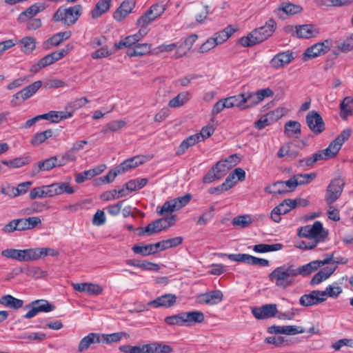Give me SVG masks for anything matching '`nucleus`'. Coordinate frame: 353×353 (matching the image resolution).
<instances>
[{
	"mask_svg": "<svg viewBox=\"0 0 353 353\" xmlns=\"http://www.w3.org/2000/svg\"><path fill=\"white\" fill-rule=\"evenodd\" d=\"M319 264L317 261H311L301 266L285 263L274 269L268 274V279L279 289L287 290L295 285L298 276H307L311 274L316 270Z\"/></svg>",
	"mask_w": 353,
	"mask_h": 353,
	"instance_id": "nucleus-1",
	"label": "nucleus"
},
{
	"mask_svg": "<svg viewBox=\"0 0 353 353\" xmlns=\"http://www.w3.org/2000/svg\"><path fill=\"white\" fill-rule=\"evenodd\" d=\"M275 21L270 19L265 26L255 28L247 36L241 37L239 43L243 47H251L261 43L272 35L275 30Z\"/></svg>",
	"mask_w": 353,
	"mask_h": 353,
	"instance_id": "nucleus-2",
	"label": "nucleus"
},
{
	"mask_svg": "<svg viewBox=\"0 0 353 353\" xmlns=\"http://www.w3.org/2000/svg\"><path fill=\"white\" fill-rule=\"evenodd\" d=\"M82 11L83 7L80 4L68 8H59L54 12L52 19L54 21L62 22L64 26H71L78 21Z\"/></svg>",
	"mask_w": 353,
	"mask_h": 353,
	"instance_id": "nucleus-3",
	"label": "nucleus"
},
{
	"mask_svg": "<svg viewBox=\"0 0 353 353\" xmlns=\"http://www.w3.org/2000/svg\"><path fill=\"white\" fill-rule=\"evenodd\" d=\"M342 145L334 139L327 148L314 154L312 157L299 160L300 166H312L319 160H325L334 157L339 152Z\"/></svg>",
	"mask_w": 353,
	"mask_h": 353,
	"instance_id": "nucleus-4",
	"label": "nucleus"
},
{
	"mask_svg": "<svg viewBox=\"0 0 353 353\" xmlns=\"http://www.w3.org/2000/svg\"><path fill=\"white\" fill-rule=\"evenodd\" d=\"M73 47L72 44H68L64 48L46 55L40 59L36 63L33 64L30 71L33 73H37L41 69L53 64L68 54L73 49Z\"/></svg>",
	"mask_w": 353,
	"mask_h": 353,
	"instance_id": "nucleus-5",
	"label": "nucleus"
},
{
	"mask_svg": "<svg viewBox=\"0 0 353 353\" xmlns=\"http://www.w3.org/2000/svg\"><path fill=\"white\" fill-rule=\"evenodd\" d=\"M298 234L299 236L305 237L308 241H316L317 244L324 241L327 236V232L324 230L323 224L319 221H315L312 225L301 227Z\"/></svg>",
	"mask_w": 353,
	"mask_h": 353,
	"instance_id": "nucleus-6",
	"label": "nucleus"
},
{
	"mask_svg": "<svg viewBox=\"0 0 353 353\" xmlns=\"http://www.w3.org/2000/svg\"><path fill=\"white\" fill-rule=\"evenodd\" d=\"M344 181L341 178L332 179L328 185L325 196V201L328 205L333 204L341 195Z\"/></svg>",
	"mask_w": 353,
	"mask_h": 353,
	"instance_id": "nucleus-7",
	"label": "nucleus"
},
{
	"mask_svg": "<svg viewBox=\"0 0 353 353\" xmlns=\"http://www.w3.org/2000/svg\"><path fill=\"white\" fill-rule=\"evenodd\" d=\"M305 122L309 129L315 135L321 134L325 130V123L317 111H310L305 117Z\"/></svg>",
	"mask_w": 353,
	"mask_h": 353,
	"instance_id": "nucleus-8",
	"label": "nucleus"
},
{
	"mask_svg": "<svg viewBox=\"0 0 353 353\" xmlns=\"http://www.w3.org/2000/svg\"><path fill=\"white\" fill-rule=\"evenodd\" d=\"M165 5L153 4L150 9L138 20L137 24L141 28H145L150 23L159 17L165 10Z\"/></svg>",
	"mask_w": 353,
	"mask_h": 353,
	"instance_id": "nucleus-9",
	"label": "nucleus"
},
{
	"mask_svg": "<svg viewBox=\"0 0 353 353\" xmlns=\"http://www.w3.org/2000/svg\"><path fill=\"white\" fill-rule=\"evenodd\" d=\"M230 260L236 262L245 263L249 265L266 267L269 265V261L265 259L258 258L248 254H223Z\"/></svg>",
	"mask_w": 353,
	"mask_h": 353,
	"instance_id": "nucleus-10",
	"label": "nucleus"
},
{
	"mask_svg": "<svg viewBox=\"0 0 353 353\" xmlns=\"http://www.w3.org/2000/svg\"><path fill=\"white\" fill-rule=\"evenodd\" d=\"M330 46L331 41L328 39L312 46L311 47L307 48L305 52L303 54V61H307L321 54H325L330 50Z\"/></svg>",
	"mask_w": 353,
	"mask_h": 353,
	"instance_id": "nucleus-11",
	"label": "nucleus"
},
{
	"mask_svg": "<svg viewBox=\"0 0 353 353\" xmlns=\"http://www.w3.org/2000/svg\"><path fill=\"white\" fill-rule=\"evenodd\" d=\"M252 97L248 95L247 97L243 94L234 95L232 97L225 98L226 108H232L234 107L239 108L241 110H245L252 106L250 101Z\"/></svg>",
	"mask_w": 353,
	"mask_h": 353,
	"instance_id": "nucleus-12",
	"label": "nucleus"
},
{
	"mask_svg": "<svg viewBox=\"0 0 353 353\" xmlns=\"http://www.w3.org/2000/svg\"><path fill=\"white\" fill-rule=\"evenodd\" d=\"M295 190L292 177L288 181H278L270 186L265 188L264 190L268 194H283L292 192Z\"/></svg>",
	"mask_w": 353,
	"mask_h": 353,
	"instance_id": "nucleus-13",
	"label": "nucleus"
},
{
	"mask_svg": "<svg viewBox=\"0 0 353 353\" xmlns=\"http://www.w3.org/2000/svg\"><path fill=\"white\" fill-rule=\"evenodd\" d=\"M25 259L24 261H34L48 255L57 256L58 252L48 248H37L23 250Z\"/></svg>",
	"mask_w": 353,
	"mask_h": 353,
	"instance_id": "nucleus-14",
	"label": "nucleus"
},
{
	"mask_svg": "<svg viewBox=\"0 0 353 353\" xmlns=\"http://www.w3.org/2000/svg\"><path fill=\"white\" fill-rule=\"evenodd\" d=\"M277 313V305L274 303L265 304L261 307H255L252 309V314L259 320L274 317Z\"/></svg>",
	"mask_w": 353,
	"mask_h": 353,
	"instance_id": "nucleus-15",
	"label": "nucleus"
},
{
	"mask_svg": "<svg viewBox=\"0 0 353 353\" xmlns=\"http://www.w3.org/2000/svg\"><path fill=\"white\" fill-rule=\"evenodd\" d=\"M31 309L24 315L26 319H31L35 316L39 312H49L54 310L55 306L46 300H37L30 305Z\"/></svg>",
	"mask_w": 353,
	"mask_h": 353,
	"instance_id": "nucleus-16",
	"label": "nucleus"
},
{
	"mask_svg": "<svg viewBox=\"0 0 353 353\" xmlns=\"http://www.w3.org/2000/svg\"><path fill=\"white\" fill-rule=\"evenodd\" d=\"M48 7V4L45 2H37L30 7H28L27 9H26L24 11H23L18 17L17 21L19 23H24L28 19L34 18L35 15H37L38 13L43 11Z\"/></svg>",
	"mask_w": 353,
	"mask_h": 353,
	"instance_id": "nucleus-17",
	"label": "nucleus"
},
{
	"mask_svg": "<svg viewBox=\"0 0 353 353\" xmlns=\"http://www.w3.org/2000/svg\"><path fill=\"white\" fill-rule=\"evenodd\" d=\"M223 294L220 290H212L199 294L196 301L199 304L216 305L223 301Z\"/></svg>",
	"mask_w": 353,
	"mask_h": 353,
	"instance_id": "nucleus-18",
	"label": "nucleus"
},
{
	"mask_svg": "<svg viewBox=\"0 0 353 353\" xmlns=\"http://www.w3.org/2000/svg\"><path fill=\"white\" fill-rule=\"evenodd\" d=\"M323 296L324 295L321 290H312L302 295L299 299V303L304 307L316 305L324 302Z\"/></svg>",
	"mask_w": 353,
	"mask_h": 353,
	"instance_id": "nucleus-19",
	"label": "nucleus"
},
{
	"mask_svg": "<svg viewBox=\"0 0 353 353\" xmlns=\"http://www.w3.org/2000/svg\"><path fill=\"white\" fill-rule=\"evenodd\" d=\"M294 59L292 52H282L274 55L270 60V64L274 69H279L288 65Z\"/></svg>",
	"mask_w": 353,
	"mask_h": 353,
	"instance_id": "nucleus-20",
	"label": "nucleus"
},
{
	"mask_svg": "<svg viewBox=\"0 0 353 353\" xmlns=\"http://www.w3.org/2000/svg\"><path fill=\"white\" fill-rule=\"evenodd\" d=\"M297 37L310 39L319 34V29L312 24H303L294 26Z\"/></svg>",
	"mask_w": 353,
	"mask_h": 353,
	"instance_id": "nucleus-21",
	"label": "nucleus"
},
{
	"mask_svg": "<svg viewBox=\"0 0 353 353\" xmlns=\"http://www.w3.org/2000/svg\"><path fill=\"white\" fill-rule=\"evenodd\" d=\"M134 6V0H125L114 13V19L118 21H122L131 12Z\"/></svg>",
	"mask_w": 353,
	"mask_h": 353,
	"instance_id": "nucleus-22",
	"label": "nucleus"
},
{
	"mask_svg": "<svg viewBox=\"0 0 353 353\" xmlns=\"http://www.w3.org/2000/svg\"><path fill=\"white\" fill-rule=\"evenodd\" d=\"M176 296L172 294H165L148 303V305L154 307H170L174 305Z\"/></svg>",
	"mask_w": 353,
	"mask_h": 353,
	"instance_id": "nucleus-23",
	"label": "nucleus"
},
{
	"mask_svg": "<svg viewBox=\"0 0 353 353\" xmlns=\"http://www.w3.org/2000/svg\"><path fill=\"white\" fill-rule=\"evenodd\" d=\"M197 38L198 37L195 34H191L186 38L182 43L179 45V49L176 50L174 56V58L179 59L186 55L188 51L192 48Z\"/></svg>",
	"mask_w": 353,
	"mask_h": 353,
	"instance_id": "nucleus-24",
	"label": "nucleus"
},
{
	"mask_svg": "<svg viewBox=\"0 0 353 353\" xmlns=\"http://www.w3.org/2000/svg\"><path fill=\"white\" fill-rule=\"evenodd\" d=\"M185 326H191L204 321V314L201 311H190L183 312Z\"/></svg>",
	"mask_w": 353,
	"mask_h": 353,
	"instance_id": "nucleus-25",
	"label": "nucleus"
},
{
	"mask_svg": "<svg viewBox=\"0 0 353 353\" xmlns=\"http://www.w3.org/2000/svg\"><path fill=\"white\" fill-rule=\"evenodd\" d=\"M145 353H171L173 347L159 342H153L145 345Z\"/></svg>",
	"mask_w": 353,
	"mask_h": 353,
	"instance_id": "nucleus-26",
	"label": "nucleus"
},
{
	"mask_svg": "<svg viewBox=\"0 0 353 353\" xmlns=\"http://www.w3.org/2000/svg\"><path fill=\"white\" fill-rule=\"evenodd\" d=\"M143 37V34H141V30L139 32V33L130 35L124 38L123 39L119 41L118 43L114 44V46L117 49L121 50L125 48H129L132 46H134Z\"/></svg>",
	"mask_w": 353,
	"mask_h": 353,
	"instance_id": "nucleus-27",
	"label": "nucleus"
},
{
	"mask_svg": "<svg viewBox=\"0 0 353 353\" xmlns=\"http://www.w3.org/2000/svg\"><path fill=\"white\" fill-rule=\"evenodd\" d=\"M336 268V267L332 268L328 266L321 269L319 272L313 276L310 282V285H318L323 281L326 280L334 273Z\"/></svg>",
	"mask_w": 353,
	"mask_h": 353,
	"instance_id": "nucleus-28",
	"label": "nucleus"
},
{
	"mask_svg": "<svg viewBox=\"0 0 353 353\" xmlns=\"http://www.w3.org/2000/svg\"><path fill=\"white\" fill-rule=\"evenodd\" d=\"M183 237L176 236L169 239L163 240L154 243L157 252L171 248L176 247L183 242Z\"/></svg>",
	"mask_w": 353,
	"mask_h": 353,
	"instance_id": "nucleus-29",
	"label": "nucleus"
},
{
	"mask_svg": "<svg viewBox=\"0 0 353 353\" xmlns=\"http://www.w3.org/2000/svg\"><path fill=\"white\" fill-rule=\"evenodd\" d=\"M99 343H100L99 334L90 333L80 341L78 345V351L82 352L88 350L92 344Z\"/></svg>",
	"mask_w": 353,
	"mask_h": 353,
	"instance_id": "nucleus-30",
	"label": "nucleus"
},
{
	"mask_svg": "<svg viewBox=\"0 0 353 353\" xmlns=\"http://www.w3.org/2000/svg\"><path fill=\"white\" fill-rule=\"evenodd\" d=\"M19 231L31 230L41 224V221L38 216H31L26 219H18Z\"/></svg>",
	"mask_w": 353,
	"mask_h": 353,
	"instance_id": "nucleus-31",
	"label": "nucleus"
},
{
	"mask_svg": "<svg viewBox=\"0 0 353 353\" xmlns=\"http://www.w3.org/2000/svg\"><path fill=\"white\" fill-rule=\"evenodd\" d=\"M0 304L14 310H18L23 306V301L12 295L6 294L0 299Z\"/></svg>",
	"mask_w": 353,
	"mask_h": 353,
	"instance_id": "nucleus-32",
	"label": "nucleus"
},
{
	"mask_svg": "<svg viewBox=\"0 0 353 353\" xmlns=\"http://www.w3.org/2000/svg\"><path fill=\"white\" fill-rule=\"evenodd\" d=\"M285 134L288 137H298L301 133V124L299 121H289L285 124Z\"/></svg>",
	"mask_w": 353,
	"mask_h": 353,
	"instance_id": "nucleus-33",
	"label": "nucleus"
},
{
	"mask_svg": "<svg viewBox=\"0 0 353 353\" xmlns=\"http://www.w3.org/2000/svg\"><path fill=\"white\" fill-rule=\"evenodd\" d=\"M20 272L26 274L28 276L38 279L47 276V272L41 270L39 267L25 266L20 269Z\"/></svg>",
	"mask_w": 353,
	"mask_h": 353,
	"instance_id": "nucleus-34",
	"label": "nucleus"
},
{
	"mask_svg": "<svg viewBox=\"0 0 353 353\" xmlns=\"http://www.w3.org/2000/svg\"><path fill=\"white\" fill-rule=\"evenodd\" d=\"M110 2L111 0H99L91 12L92 17L97 19L105 13L110 9Z\"/></svg>",
	"mask_w": 353,
	"mask_h": 353,
	"instance_id": "nucleus-35",
	"label": "nucleus"
},
{
	"mask_svg": "<svg viewBox=\"0 0 353 353\" xmlns=\"http://www.w3.org/2000/svg\"><path fill=\"white\" fill-rule=\"evenodd\" d=\"M41 85L42 82L41 81H37L20 90L21 94V101H26L33 96Z\"/></svg>",
	"mask_w": 353,
	"mask_h": 353,
	"instance_id": "nucleus-36",
	"label": "nucleus"
},
{
	"mask_svg": "<svg viewBox=\"0 0 353 353\" xmlns=\"http://www.w3.org/2000/svg\"><path fill=\"white\" fill-rule=\"evenodd\" d=\"M316 176L314 172L310 174H298L292 176V179L296 188L298 185L307 184L312 182Z\"/></svg>",
	"mask_w": 353,
	"mask_h": 353,
	"instance_id": "nucleus-37",
	"label": "nucleus"
},
{
	"mask_svg": "<svg viewBox=\"0 0 353 353\" xmlns=\"http://www.w3.org/2000/svg\"><path fill=\"white\" fill-rule=\"evenodd\" d=\"M54 157L47 159L44 161H39L37 165L33 167V174H36L41 171H49L56 167Z\"/></svg>",
	"mask_w": 353,
	"mask_h": 353,
	"instance_id": "nucleus-38",
	"label": "nucleus"
},
{
	"mask_svg": "<svg viewBox=\"0 0 353 353\" xmlns=\"http://www.w3.org/2000/svg\"><path fill=\"white\" fill-rule=\"evenodd\" d=\"M199 141V136L196 134L188 137L180 144L176 152V155L183 154L190 146L195 145Z\"/></svg>",
	"mask_w": 353,
	"mask_h": 353,
	"instance_id": "nucleus-39",
	"label": "nucleus"
},
{
	"mask_svg": "<svg viewBox=\"0 0 353 353\" xmlns=\"http://www.w3.org/2000/svg\"><path fill=\"white\" fill-rule=\"evenodd\" d=\"M70 31H64L58 32L52 36L46 42L45 45L50 44L52 46H58L63 41L68 39L71 37Z\"/></svg>",
	"mask_w": 353,
	"mask_h": 353,
	"instance_id": "nucleus-40",
	"label": "nucleus"
},
{
	"mask_svg": "<svg viewBox=\"0 0 353 353\" xmlns=\"http://www.w3.org/2000/svg\"><path fill=\"white\" fill-rule=\"evenodd\" d=\"M132 250L135 254L142 256H149L157 252L154 243L145 245H134Z\"/></svg>",
	"mask_w": 353,
	"mask_h": 353,
	"instance_id": "nucleus-41",
	"label": "nucleus"
},
{
	"mask_svg": "<svg viewBox=\"0 0 353 353\" xmlns=\"http://www.w3.org/2000/svg\"><path fill=\"white\" fill-rule=\"evenodd\" d=\"M190 96L189 92H181L169 101L168 106L172 108H179L189 101Z\"/></svg>",
	"mask_w": 353,
	"mask_h": 353,
	"instance_id": "nucleus-42",
	"label": "nucleus"
},
{
	"mask_svg": "<svg viewBox=\"0 0 353 353\" xmlns=\"http://www.w3.org/2000/svg\"><path fill=\"white\" fill-rule=\"evenodd\" d=\"M353 103V97H346L340 104V115L343 119H346L348 116L352 114L351 104Z\"/></svg>",
	"mask_w": 353,
	"mask_h": 353,
	"instance_id": "nucleus-43",
	"label": "nucleus"
},
{
	"mask_svg": "<svg viewBox=\"0 0 353 353\" xmlns=\"http://www.w3.org/2000/svg\"><path fill=\"white\" fill-rule=\"evenodd\" d=\"M21 50L26 54H30L36 48V39L32 37H25L19 41Z\"/></svg>",
	"mask_w": 353,
	"mask_h": 353,
	"instance_id": "nucleus-44",
	"label": "nucleus"
},
{
	"mask_svg": "<svg viewBox=\"0 0 353 353\" xmlns=\"http://www.w3.org/2000/svg\"><path fill=\"white\" fill-rule=\"evenodd\" d=\"M166 229L165 221L159 219L147 225L145 232H148V235L159 233Z\"/></svg>",
	"mask_w": 353,
	"mask_h": 353,
	"instance_id": "nucleus-45",
	"label": "nucleus"
},
{
	"mask_svg": "<svg viewBox=\"0 0 353 353\" xmlns=\"http://www.w3.org/2000/svg\"><path fill=\"white\" fill-rule=\"evenodd\" d=\"M334 253H332L331 254H328L326 257L323 260H315L314 261H317L319 263V265L316 267V270L321 266L330 264V263H336V264H345L347 263L348 259L344 257H334Z\"/></svg>",
	"mask_w": 353,
	"mask_h": 353,
	"instance_id": "nucleus-46",
	"label": "nucleus"
},
{
	"mask_svg": "<svg viewBox=\"0 0 353 353\" xmlns=\"http://www.w3.org/2000/svg\"><path fill=\"white\" fill-rule=\"evenodd\" d=\"M252 98L250 101L252 106L263 101L265 97H272L274 92L270 88H265L258 90L254 94H250Z\"/></svg>",
	"mask_w": 353,
	"mask_h": 353,
	"instance_id": "nucleus-47",
	"label": "nucleus"
},
{
	"mask_svg": "<svg viewBox=\"0 0 353 353\" xmlns=\"http://www.w3.org/2000/svg\"><path fill=\"white\" fill-rule=\"evenodd\" d=\"M234 31L235 30L229 26L224 30L216 32L212 38L214 39L216 43H217V45L221 44L226 41L234 32Z\"/></svg>",
	"mask_w": 353,
	"mask_h": 353,
	"instance_id": "nucleus-48",
	"label": "nucleus"
},
{
	"mask_svg": "<svg viewBox=\"0 0 353 353\" xmlns=\"http://www.w3.org/2000/svg\"><path fill=\"white\" fill-rule=\"evenodd\" d=\"M53 131L51 129L36 133L31 139L30 143L33 145H39L43 143L46 139L52 137Z\"/></svg>",
	"mask_w": 353,
	"mask_h": 353,
	"instance_id": "nucleus-49",
	"label": "nucleus"
},
{
	"mask_svg": "<svg viewBox=\"0 0 353 353\" xmlns=\"http://www.w3.org/2000/svg\"><path fill=\"white\" fill-rule=\"evenodd\" d=\"M283 248V245L281 243H275V244H264L260 243L255 245L253 248V250L256 252L259 253H265L268 252H274L281 250Z\"/></svg>",
	"mask_w": 353,
	"mask_h": 353,
	"instance_id": "nucleus-50",
	"label": "nucleus"
},
{
	"mask_svg": "<svg viewBox=\"0 0 353 353\" xmlns=\"http://www.w3.org/2000/svg\"><path fill=\"white\" fill-rule=\"evenodd\" d=\"M1 254L6 258L19 261H24L25 259L23 250L6 249L2 251Z\"/></svg>",
	"mask_w": 353,
	"mask_h": 353,
	"instance_id": "nucleus-51",
	"label": "nucleus"
},
{
	"mask_svg": "<svg viewBox=\"0 0 353 353\" xmlns=\"http://www.w3.org/2000/svg\"><path fill=\"white\" fill-rule=\"evenodd\" d=\"M130 335L124 332L102 335L103 341L106 343H117L120 341L123 338L128 339Z\"/></svg>",
	"mask_w": 353,
	"mask_h": 353,
	"instance_id": "nucleus-52",
	"label": "nucleus"
},
{
	"mask_svg": "<svg viewBox=\"0 0 353 353\" xmlns=\"http://www.w3.org/2000/svg\"><path fill=\"white\" fill-rule=\"evenodd\" d=\"M301 6L291 3H283L278 8L279 11H283L287 14H296L302 11Z\"/></svg>",
	"mask_w": 353,
	"mask_h": 353,
	"instance_id": "nucleus-53",
	"label": "nucleus"
},
{
	"mask_svg": "<svg viewBox=\"0 0 353 353\" xmlns=\"http://www.w3.org/2000/svg\"><path fill=\"white\" fill-rule=\"evenodd\" d=\"M252 221L253 220L250 214H244L234 217L232 221V223L234 226L245 228L249 227Z\"/></svg>",
	"mask_w": 353,
	"mask_h": 353,
	"instance_id": "nucleus-54",
	"label": "nucleus"
},
{
	"mask_svg": "<svg viewBox=\"0 0 353 353\" xmlns=\"http://www.w3.org/2000/svg\"><path fill=\"white\" fill-rule=\"evenodd\" d=\"M341 293L342 289L341 287L334 286L332 285H328L327 287H326L325 290L321 291V294H323L324 295L323 296L324 301L327 300V297L336 299Z\"/></svg>",
	"mask_w": 353,
	"mask_h": 353,
	"instance_id": "nucleus-55",
	"label": "nucleus"
},
{
	"mask_svg": "<svg viewBox=\"0 0 353 353\" xmlns=\"http://www.w3.org/2000/svg\"><path fill=\"white\" fill-rule=\"evenodd\" d=\"M214 207L211 205L209 208L205 210L199 218L196 221V223L199 225H205L210 221L214 215Z\"/></svg>",
	"mask_w": 353,
	"mask_h": 353,
	"instance_id": "nucleus-56",
	"label": "nucleus"
},
{
	"mask_svg": "<svg viewBox=\"0 0 353 353\" xmlns=\"http://www.w3.org/2000/svg\"><path fill=\"white\" fill-rule=\"evenodd\" d=\"M148 181L146 178H137L129 181L125 183V186H126L127 189L130 190V191L133 192L143 188L148 183Z\"/></svg>",
	"mask_w": 353,
	"mask_h": 353,
	"instance_id": "nucleus-57",
	"label": "nucleus"
},
{
	"mask_svg": "<svg viewBox=\"0 0 353 353\" xmlns=\"http://www.w3.org/2000/svg\"><path fill=\"white\" fill-rule=\"evenodd\" d=\"M126 123L123 120H117L108 123L102 130V132L106 134L109 132H116L125 125Z\"/></svg>",
	"mask_w": 353,
	"mask_h": 353,
	"instance_id": "nucleus-58",
	"label": "nucleus"
},
{
	"mask_svg": "<svg viewBox=\"0 0 353 353\" xmlns=\"http://www.w3.org/2000/svg\"><path fill=\"white\" fill-rule=\"evenodd\" d=\"M294 201H292L291 199H286L274 208H276L279 213L285 214L289 212L292 209H294Z\"/></svg>",
	"mask_w": 353,
	"mask_h": 353,
	"instance_id": "nucleus-59",
	"label": "nucleus"
},
{
	"mask_svg": "<svg viewBox=\"0 0 353 353\" xmlns=\"http://www.w3.org/2000/svg\"><path fill=\"white\" fill-rule=\"evenodd\" d=\"M287 113V110L284 108H277L266 114L270 122L274 123Z\"/></svg>",
	"mask_w": 353,
	"mask_h": 353,
	"instance_id": "nucleus-60",
	"label": "nucleus"
},
{
	"mask_svg": "<svg viewBox=\"0 0 353 353\" xmlns=\"http://www.w3.org/2000/svg\"><path fill=\"white\" fill-rule=\"evenodd\" d=\"M57 195L67 193L69 194H73L75 192V189L70 186L68 182H60L54 183Z\"/></svg>",
	"mask_w": 353,
	"mask_h": 353,
	"instance_id": "nucleus-61",
	"label": "nucleus"
},
{
	"mask_svg": "<svg viewBox=\"0 0 353 353\" xmlns=\"http://www.w3.org/2000/svg\"><path fill=\"white\" fill-rule=\"evenodd\" d=\"M183 312L165 318V322L170 325L185 326Z\"/></svg>",
	"mask_w": 353,
	"mask_h": 353,
	"instance_id": "nucleus-62",
	"label": "nucleus"
},
{
	"mask_svg": "<svg viewBox=\"0 0 353 353\" xmlns=\"http://www.w3.org/2000/svg\"><path fill=\"white\" fill-rule=\"evenodd\" d=\"M305 332V329L301 326L296 325H283L282 326L281 334L286 335H295L297 334H303Z\"/></svg>",
	"mask_w": 353,
	"mask_h": 353,
	"instance_id": "nucleus-63",
	"label": "nucleus"
},
{
	"mask_svg": "<svg viewBox=\"0 0 353 353\" xmlns=\"http://www.w3.org/2000/svg\"><path fill=\"white\" fill-rule=\"evenodd\" d=\"M119 350L123 353H145V345L142 346L121 345Z\"/></svg>",
	"mask_w": 353,
	"mask_h": 353,
	"instance_id": "nucleus-64",
	"label": "nucleus"
}]
</instances>
